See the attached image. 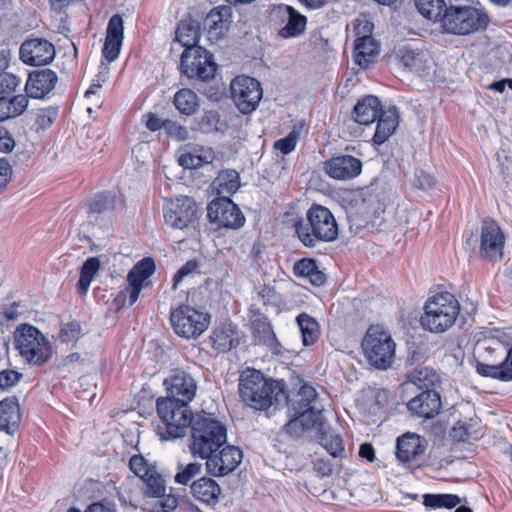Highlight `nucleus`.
<instances>
[{
    "label": "nucleus",
    "instance_id": "50",
    "mask_svg": "<svg viewBox=\"0 0 512 512\" xmlns=\"http://www.w3.org/2000/svg\"><path fill=\"white\" fill-rule=\"evenodd\" d=\"M238 174L234 171H226L217 178L218 187L227 193H234L239 187Z\"/></svg>",
    "mask_w": 512,
    "mask_h": 512
},
{
    "label": "nucleus",
    "instance_id": "30",
    "mask_svg": "<svg viewBox=\"0 0 512 512\" xmlns=\"http://www.w3.org/2000/svg\"><path fill=\"white\" fill-rule=\"evenodd\" d=\"M26 95H0V122L22 115L28 107Z\"/></svg>",
    "mask_w": 512,
    "mask_h": 512
},
{
    "label": "nucleus",
    "instance_id": "25",
    "mask_svg": "<svg viewBox=\"0 0 512 512\" xmlns=\"http://www.w3.org/2000/svg\"><path fill=\"white\" fill-rule=\"evenodd\" d=\"M382 111L380 100L376 96L368 95L356 103L352 117L360 125H370Z\"/></svg>",
    "mask_w": 512,
    "mask_h": 512
},
{
    "label": "nucleus",
    "instance_id": "35",
    "mask_svg": "<svg viewBox=\"0 0 512 512\" xmlns=\"http://www.w3.org/2000/svg\"><path fill=\"white\" fill-rule=\"evenodd\" d=\"M173 103L179 113L191 116L199 108V97L193 90L183 88L175 93Z\"/></svg>",
    "mask_w": 512,
    "mask_h": 512
},
{
    "label": "nucleus",
    "instance_id": "48",
    "mask_svg": "<svg viewBox=\"0 0 512 512\" xmlns=\"http://www.w3.org/2000/svg\"><path fill=\"white\" fill-rule=\"evenodd\" d=\"M179 471L176 473L175 482L182 485H187L194 477L199 475L202 470V465L197 462L189 463L186 466L179 465Z\"/></svg>",
    "mask_w": 512,
    "mask_h": 512
},
{
    "label": "nucleus",
    "instance_id": "26",
    "mask_svg": "<svg viewBox=\"0 0 512 512\" xmlns=\"http://www.w3.org/2000/svg\"><path fill=\"white\" fill-rule=\"evenodd\" d=\"M377 127L373 141L377 145L383 144L395 132L399 124V115L396 107L383 110L377 117Z\"/></svg>",
    "mask_w": 512,
    "mask_h": 512
},
{
    "label": "nucleus",
    "instance_id": "21",
    "mask_svg": "<svg viewBox=\"0 0 512 512\" xmlns=\"http://www.w3.org/2000/svg\"><path fill=\"white\" fill-rule=\"evenodd\" d=\"M57 81V74L51 69H43L30 73L24 87L27 98H44L54 89Z\"/></svg>",
    "mask_w": 512,
    "mask_h": 512
},
{
    "label": "nucleus",
    "instance_id": "40",
    "mask_svg": "<svg viewBox=\"0 0 512 512\" xmlns=\"http://www.w3.org/2000/svg\"><path fill=\"white\" fill-rule=\"evenodd\" d=\"M296 321L302 334L303 344L309 346L315 343L320 335L316 319L307 313H301L297 316Z\"/></svg>",
    "mask_w": 512,
    "mask_h": 512
},
{
    "label": "nucleus",
    "instance_id": "23",
    "mask_svg": "<svg viewBox=\"0 0 512 512\" xmlns=\"http://www.w3.org/2000/svg\"><path fill=\"white\" fill-rule=\"evenodd\" d=\"M441 398L434 389L422 391L419 395L412 398L408 404V410L422 418H433L439 414L441 410Z\"/></svg>",
    "mask_w": 512,
    "mask_h": 512
},
{
    "label": "nucleus",
    "instance_id": "61",
    "mask_svg": "<svg viewBox=\"0 0 512 512\" xmlns=\"http://www.w3.org/2000/svg\"><path fill=\"white\" fill-rule=\"evenodd\" d=\"M197 268V263L195 261H188L186 262L174 275L173 277V285L172 288L174 290L177 289L179 283L182 281V279L194 272Z\"/></svg>",
    "mask_w": 512,
    "mask_h": 512
},
{
    "label": "nucleus",
    "instance_id": "56",
    "mask_svg": "<svg viewBox=\"0 0 512 512\" xmlns=\"http://www.w3.org/2000/svg\"><path fill=\"white\" fill-rule=\"evenodd\" d=\"M123 40L105 38L103 56L108 62L116 60L119 56Z\"/></svg>",
    "mask_w": 512,
    "mask_h": 512
},
{
    "label": "nucleus",
    "instance_id": "8",
    "mask_svg": "<svg viewBox=\"0 0 512 512\" xmlns=\"http://www.w3.org/2000/svg\"><path fill=\"white\" fill-rule=\"evenodd\" d=\"M442 27L448 33L465 35L484 29L489 18L486 13L470 6L449 7L441 18Z\"/></svg>",
    "mask_w": 512,
    "mask_h": 512
},
{
    "label": "nucleus",
    "instance_id": "28",
    "mask_svg": "<svg viewBox=\"0 0 512 512\" xmlns=\"http://www.w3.org/2000/svg\"><path fill=\"white\" fill-rule=\"evenodd\" d=\"M191 492L197 500L208 505H215L221 494V488L215 480L202 477L192 483Z\"/></svg>",
    "mask_w": 512,
    "mask_h": 512
},
{
    "label": "nucleus",
    "instance_id": "6",
    "mask_svg": "<svg viewBox=\"0 0 512 512\" xmlns=\"http://www.w3.org/2000/svg\"><path fill=\"white\" fill-rule=\"evenodd\" d=\"M15 347L30 365H43L52 356V345L36 327L22 324L14 333Z\"/></svg>",
    "mask_w": 512,
    "mask_h": 512
},
{
    "label": "nucleus",
    "instance_id": "36",
    "mask_svg": "<svg viewBox=\"0 0 512 512\" xmlns=\"http://www.w3.org/2000/svg\"><path fill=\"white\" fill-rule=\"evenodd\" d=\"M285 10L288 14V21L286 25L279 30V35L283 38L297 37L301 35L306 28V17L298 13L291 6H285Z\"/></svg>",
    "mask_w": 512,
    "mask_h": 512
},
{
    "label": "nucleus",
    "instance_id": "19",
    "mask_svg": "<svg viewBox=\"0 0 512 512\" xmlns=\"http://www.w3.org/2000/svg\"><path fill=\"white\" fill-rule=\"evenodd\" d=\"M427 440L415 433H405L397 438L396 457L402 463L418 461L425 453Z\"/></svg>",
    "mask_w": 512,
    "mask_h": 512
},
{
    "label": "nucleus",
    "instance_id": "11",
    "mask_svg": "<svg viewBox=\"0 0 512 512\" xmlns=\"http://www.w3.org/2000/svg\"><path fill=\"white\" fill-rule=\"evenodd\" d=\"M231 98L242 114L256 110L263 97L261 84L249 76H237L230 84Z\"/></svg>",
    "mask_w": 512,
    "mask_h": 512
},
{
    "label": "nucleus",
    "instance_id": "2",
    "mask_svg": "<svg viewBox=\"0 0 512 512\" xmlns=\"http://www.w3.org/2000/svg\"><path fill=\"white\" fill-rule=\"evenodd\" d=\"M227 442V429L213 415H197L191 426L189 449L194 457L207 459Z\"/></svg>",
    "mask_w": 512,
    "mask_h": 512
},
{
    "label": "nucleus",
    "instance_id": "57",
    "mask_svg": "<svg viewBox=\"0 0 512 512\" xmlns=\"http://www.w3.org/2000/svg\"><path fill=\"white\" fill-rule=\"evenodd\" d=\"M499 381H512V346L508 349L505 359L498 363Z\"/></svg>",
    "mask_w": 512,
    "mask_h": 512
},
{
    "label": "nucleus",
    "instance_id": "16",
    "mask_svg": "<svg viewBox=\"0 0 512 512\" xmlns=\"http://www.w3.org/2000/svg\"><path fill=\"white\" fill-rule=\"evenodd\" d=\"M20 59L30 66L49 64L55 57L54 45L43 38L24 41L20 47Z\"/></svg>",
    "mask_w": 512,
    "mask_h": 512
},
{
    "label": "nucleus",
    "instance_id": "14",
    "mask_svg": "<svg viewBox=\"0 0 512 512\" xmlns=\"http://www.w3.org/2000/svg\"><path fill=\"white\" fill-rule=\"evenodd\" d=\"M242 458V451L238 447L223 445L206 459L207 473L215 477L228 475L238 467Z\"/></svg>",
    "mask_w": 512,
    "mask_h": 512
},
{
    "label": "nucleus",
    "instance_id": "34",
    "mask_svg": "<svg viewBox=\"0 0 512 512\" xmlns=\"http://www.w3.org/2000/svg\"><path fill=\"white\" fill-rule=\"evenodd\" d=\"M378 52V45L371 36L365 35L355 40L354 58L358 65H367Z\"/></svg>",
    "mask_w": 512,
    "mask_h": 512
},
{
    "label": "nucleus",
    "instance_id": "3",
    "mask_svg": "<svg viewBox=\"0 0 512 512\" xmlns=\"http://www.w3.org/2000/svg\"><path fill=\"white\" fill-rule=\"evenodd\" d=\"M306 221L295 224L299 240L306 247H314L318 242H332L338 237V225L332 212L318 204H313L306 212Z\"/></svg>",
    "mask_w": 512,
    "mask_h": 512
},
{
    "label": "nucleus",
    "instance_id": "1",
    "mask_svg": "<svg viewBox=\"0 0 512 512\" xmlns=\"http://www.w3.org/2000/svg\"><path fill=\"white\" fill-rule=\"evenodd\" d=\"M239 395L242 402L255 410L288 404L286 384L283 380L266 378L253 368H246L239 377Z\"/></svg>",
    "mask_w": 512,
    "mask_h": 512
},
{
    "label": "nucleus",
    "instance_id": "20",
    "mask_svg": "<svg viewBox=\"0 0 512 512\" xmlns=\"http://www.w3.org/2000/svg\"><path fill=\"white\" fill-rule=\"evenodd\" d=\"M325 172L333 179L349 180L361 173V161L351 155L332 157L324 164Z\"/></svg>",
    "mask_w": 512,
    "mask_h": 512
},
{
    "label": "nucleus",
    "instance_id": "49",
    "mask_svg": "<svg viewBox=\"0 0 512 512\" xmlns=\"http://www.w3.org/2000/svg\"><path fill=\"white\" fill-rule=\"evenodd\" d=\"M82 335V327L79 321L73 320L62 324L59 333L61 342L70 343L77 341Z\"/></svg>",
    "mask_w": 512,
    "mask_h": 512
},
{
    "label": "nucleus",
    "instance_id": "37",
    "mask_svg": "<svg viewBox=\"0 0 512 512\" xmlns=\"http://www.w3.org/2000/svg\"><path fill=\"white\" fill-rule=\"evenodd\" d=\"M200 32L199 26L195 21L182 20L177 27L176 39L185 49L192 46H198Z\"/></svg>",
    "mask_w": 512,
    "mask_h": 512
},
{
    "label": "nucleus",
    "instance_id": "32",
    "mask_svg": "<svg viewBox=\"0 0 512 512\" xmlns=\"http://www.w3.org/2000/svg\"><path fill=\"white\" fill-rule=\"evenodd\" d=\"M210 340L212 346L218 352H227L238 344L237 333L232 325L223 326L215 329Z\"/></svg>",
    "mask_w": 512,
    "mask_h": 512
},
{
    "label": "nucleus",
    "instance_id": "38",
    "mask_svg": "<svg viewBox=\"0 0 512 512\" xmlns=\"http://www.w3.org/2000/svg\"><path fill=\"white\" fill-rule=\"evenodd\" d=\"M225 127L226 124L220 120L219 113L215 110H208L194 120L193 129L209 134L223 131Z\"/></svg>",
    "mask_w": 512,
    "mask_h": 512
},
{
    "label": "nucleus",
    "instance_id": "51",
    "mask_svg": "<svg viewBox=\"0 0 512 512\" xmlns=\"http://www.w3.org/2000/svg\"><path fill=\"white\" fill-rule=\"evenodd\" d=\"M113 208V199L109 193L96 195L89 204L91 213H102Z\"/></svg>",
    "mask_w": 512,
    "mask_h": 512
},
{
    "label": "nucleus",
    "instance_id": "39",
    "mask_svg": "<svg viewBox=\"0 0 512 512\" xmlns=\"http://www.w3.org/2000/svg\"><path fill=\"white\" fill-rule=\"evenodd\" d=\"M212 160V150L203 148L200 150L194 149L192 151L183 153L178 158L179 164L185 169H196L205 164L211 163Z\"/></svg>",
    "mask_w": 512,
    "mask_h": 512
},
{
    "label": "nucleus",
    "instance_id": "47",
    "mask_svg": "<svg viewBox=\"0 0 512 512\" xmlns=\"http://www.w3.org/2000/svg\"><path fill=\"white\" fill-rule=\"evenodd\" d=\"M22 84V78L11 72L0 73V95H15Z\"/></svg>",
    "mask_w": 512,
    "mask_h": 512
},
{
    "label": "nucleus",
    "instance_id": "46",
    "mask_svg": "<svg viewBox=\"0 0 512 512\" xmlns=\"http://www.w3.org/2000/svg\"><path fill=\"white\" fill-rule=\"evenodd\" d=\"M460 503V498L454 494H425L423 504L427 508H453Z\"/></svg>",
    "mask_w": 512,
    "mask_h": 512
},
{
    "label": "nucleus",
    "instance_id": "62",
    "mask_svg": "<svg viewBox=\"0 0 512 512\" xmlns=\"http://www.w3.org/2000/svg\"><path fill=\"white\" fill-rule=\"evenodd\" d=\"M15 147V140L11 133L3 126H0V152L9 153Z\"/></svg>",
    "mask_w": 512,
    "mask_h": 512
},
{
    "label": "nucleus",
    "instance_id": "41",
    "mask_svg": "<svg viewBox=\"0 0 512 512\" xmlns=\"http://www.w3.org/2000/svg\"><path fill=\"white\" fill-rule=\"evenodd\" d=\"M100 269V260L97 257H89L80 269V278L77 289L80 295H86L91 282Z\"/></svg>",
    "mask_w": 512,
    "mask_h": 512
},
{
    "label": "nucleus",
    "instance_id": "27",
    "mask_svg": "<svg viewBox=\"0 0 512 512\" xmlns=\"http://www.w3.org/2000/svg\"><path fill=\"white\" fill-rule=\"evenodd\" d=\"M20 423V408L15 397L0 401V430L12 434Z\"/></svg>",
    "mask_w": 512,
    "mask_h": 512
},
{
    "label": "nucleus",
    "instance_id": "24",
    "mask_svg": "<svg viewBox=\"0 0 512 512\" xmlns=\"http://www.w3.org/2000/svg\"><path fill=\"white\" fill-rule=\"evenodd\" d=\"M232 18L230 6L221 5L213 8L204 20V26L212 37H221L229 29Z\"/></svg>",
    "mask_w": 512,
    "mask_h": 512
},
{
    "label": "nucleus",
    "instance_id": "15",
    "mask_svg": "<svg viewBox=\"0 0 512 512\" xmlns=\"http://www.w3.org/2000/svg\"><path fill=\"white\" fill-rule=\"evenodd\" d=\"M505 236L495 221H484L481 227L480 254L491 261L501 259Z\"/></svg>",
    "mask_w": 512,
    "mask_h": 512
},
{
    "label": "nucleus",
    "instance_id": "60",
    "mask_svg": "<svg viewBox=\"0 0 512 512\" xmlns=\"http://www.w3.org/2000/svg\"><path fill=\"white\" fill-rule=\"evenodd\" d=\"M259 297L265 305H277L280 302V295L271 286L262 287L259 291Z\"/></svg>",
    "mask_w": 512,
    "mask_h": 512
},
{
    "label": "nucleus",
    "instance_id": "52",
    "mask_svg": "<svg viewBox=\"0 0 512 512\" xmlns=\"http://www.w3.org/2000/svg\"><path fill=\"white\" fill-rule=\"evenodd\" d=\"M299 133L296 130H292L284 138H281L274 143V149L280 151L283 155L291 153L297 144Z\"/></svg>",
    "mask_w": 512,
    "mask_h": 512
},
{
    "label": "nucleus",
    "instance_id": "12",
    "mask_svg": "<svg viewBox=\"0 0 512 512\" xmlns=\"http://www.w3.org/2000/svg\"><path fill=\"white\" fill-rule=\"evenodd\" d=\"M207 217L219 228L239 229L245 217L239 207L227 197L214 199L208 204Z\"/></svg>",
    "mask_w": 512,
    "mask_h": 512
},
{
    "label": "nucleus",
    "instance_id": "13",
    "mask_svg": "<svg viewBox=\"0 0 512 512\" xmlns=\"http://www.w3.org/2000/svg\"><path fill=\"white\" fill-rule=\"evenodd\" d=\"M198 219L196 202L187 196H182L171 201L164 211V220L167 226L173 229L184 230Z\"/></svg>",
    "mask_w": 512,
    "mask_h": 512
},
{
    "label": "nucleus",
    "instance_id": "43",
    "mask_svg": "<svg viewBox=\"0 0 512 512\" xmlns=\"http://www.w3.org/2000/svg\"><path fill=\"white\" fill-rule=\"evenodd\" d=\"M409 380L419 389L428 391V389H433V387L440 382V377L433 369L424 367L414 370L409 375Z\"/></svg>",
    "mask_w": 512,
    "mask_h": 512
},
{
    "label": "nucleus",
    "instance_id": "63",
    "mask_svg": "<svg viewBox=\"0 0 512 512\" xmlns=\"http://www.w3.org/2000/svg\"><path fill=\"white\" fill-rule=\"evenodd\" d=\"M476 371L481 376L491 377L493 379L499 380V369H498L497 364L492 365V364L477 362Z\"/></svg>",
    "mask_w": 512,
    "mask_h": 512
},
{
    "label": "nucleus",
    "instance_id": "42",
    "mask_svg": "<svg viewBox=\"0 0 512 512\" xmlns=\"http://www.w3.org/2000/svg\"><path fill=\"white\" fill-rule=\"evenodd\" d=\"M251 325L253 333L258 338L259 342L266 345H271L273 343L278 345L272 326L265 316L261 314L256 315L252 320Z\"/></svg>",
    "mask_w": 512,
    "mask_h": 512
},
{
    "label": "nucleus",
    "instance_id": "45",
    "mask_svg": "<svg viewBox=\"0 0 512 512\" xmlns=\"http://www.w3.org/2000/svg\"><path fill=\"white\" fill-rule=\"evenodd\" d=\"M319 441L323 448L333 457H338L343 451L342 438L327 427L319 434Z\"/></svg>",
    "mask_w": 512,
    "mask_h": 512
},
{
    "label": "nucleus",
    "instance_id": "17",
    "mask_svg": "<svg viewBox=\"0 0 512 512\" xmlns=\"http://www.w3.org/2000/svg\"><path fill=\"white\" fill-rule=\"evenodd\" d=\"M164 385L169 393L168 397H173L178 401L190 403L197 391V381L187 371L176 369L164 380Z\"/></svg>",
    "mask_w": 512,
    "mask_h": 512
},
{
    "label": "nucleus",
    "instance_id": "7",
    "mask_svg": "<svg viewBox=\"0 0 512 512\" xmlns=\"http://www.w3.org/2000/svg\"><path fill=\"white\" fill-rule=\"evenodd\" d=\"M361 346L368 363L376 369L385 370L392 365L396 343L382 326H370L363 337Z\"/></svg>",
    "mask_w": 512,
    "mask_h": 512
},
{
    "label": "nucleus",
    "instance_id": "5",
    "mask_svg": "<svg viewBox=\"0 0 512 512\" xmlns=\"http://www.w3.org/2000/svg\"><path fill=\"white\" fill-rule=\"evenodd\" d=\"M157 414L164 425L165 432H160L164 440L183 437L195 419L189 403L173 397L157 400Z\"/></svg>",
    "mask_w": 512,
    "mask_h": 512
},
{
    "label": "nucleus",
    "instance_id": "18",
    "mask_svg": "<svg viewBox=\"0 0 512 512\" xmlns=\"http://www.w3.org/2000/svg\"><path fill=\"white\" fill-rule=\"evenodd\" d=\"M143 480L146 483L145 494L159 498L154 506V512H170L177 507L178 499L174 495H165L164 479L156 471H152Z\"/></svg>",
    "mask_w": 512,
    "mask_h": 512
},
{
    "label": "nucleus",
    "instance_id": "58",
    "mask_svg": "<svg viewBox=\"0 0 512 512\" xmlns=\"http://www.w3.org/2000/svg\"><path fill=\"white\" fill-rule=\"evenodd\" d=\"M21 378L22 374L15 370H3L0 372V388H11L17 384Z\"/></svg>",
    "mask_w": 512,
    "mask_h": 512
},
{
    "label": "nucleus",
    "instance_id": "59",
    "mask_svg": "<svg viewBox=\"0 0 512 512\" xmlns=\"http://www.w3.org/2000/svg\"><path fill=\"white\" fill-rule=\"evenodd\" d=\"M299 404L301 408L311 407L310 404L316 400V389L310 385H303L299 391Z\"/></svg>",
    "mask_w": 512,
    "mask_h": 512
},
{
    "label": "nucleus",
    "instance_id": "53",
    "mask_svg": "<svg viewBox=\"0 0 512 512\" xmlns=\"http://www.w3.org/2000/svg\"><path fill=\"white\" fill-rule=\"evenodd\" d=\"M124 23L120 15H113L107 26L106 38L123 40Z\"/></svg>",
    "mask_w": 512,
    "mask_h": 512
},
{
    "label": "nucleus",
    "instance_id": "33",
    "mask_svg": "<svg viewBox=\"0 0 512 512\" xmlns=\"http://www.w3.org/2000/svg\"><path fill=\"white\" fill-rule=\"evenodd\" d=\"M293 272L297 277L309 279L316 286L323 285L326 281L325 274L318 269L316 262L310 258L297 261L293 266Z\"/></svg>",
    "mask_w": 512,
    "mask_h": 512
},
{
    "label": "nucleus",
    "instance_id": "10",
    "mask_svg": "<svg viewBox=\"0 0 512 512\" xmlns=\"http://www.w3.org/2000/svg\"><path fill=\"white\" fill-rule=\"evenodd\" d=\"M216 68L213 55L201 46L188 47L181 55L180 70L188 78L207 81L214 77Z\"/></svg>",
    "mask_w": 512,
    "mask_h": 512
},
{
    "label": "nucleus",
    "instance_id": "9",
    "mask_svg": "<svg viewBox=\"0 0 512 512\" xmlns=\"http://www.w3.org/2000/svg\"><path fill=\"white\" fill-rule=\"evenodd\" d=\"M174 332L185 339H196L210 324V315L189 305H180L170 313Z\"/></svg>",
    "mask_w": 512,
    "mask_h": 512
},
{
    "label": "nucleus",
    "instance_id": "29",
    "mask_svg": "<svg viewBox=\"0 0 512 512\" xmlns=\"http://www.w3.org/2000/svg\"><path fill=\"white\" fill-rule=\"evenodd\" d=\"M396 56L409 71L421 73L428 67L427 54L419 49H412L407 45L402 46L397 50Z\"/></svg>",
    "mask_w": 512,
    "mask_h": 512
},
{
    "label": "nucleus",
    "instance_id": "64",
    "mask_svg": "<svg viewBox=\"0 0 512 512\" xmlns=\"http://www.w3.org/2000/svg\"><path fill=\"white\" fill-rule=\"evenodd\" d=\"M85 512H115V504L108 500L92 503Z\"/></svg>",
    "mask_w": 512,
    "mask_h": 512
},
{
    "label": "nucleus",
    "instance_id": "54",
    "mask_svg": "<svg viewBox=\"0 0 512 512\" xmlns=\"http://www.w3.org/2000/svg\"><path fill=\"white\" fill-rule=\"evenodd\" d=\"M164 130L169 136L179 141L187 140L189 137L187 128L176 121L165 120Z\"/></svg>",
    "mask_w": 512,
    "mask_h": 512
},
{
    "label": "nucleus",
    "instance_id": "44",
    "mask_svg": "<svg viewBox=\"0 0 512 512\" xmlns=\"http://www.w3.org/2000/svg\"><path fill=\"white\" fill-rule=\"evenodd\" d=\"M415 5L422 16L432 21H441L446 9L444 0H415Z\"/></svg>",
    "mask_w": 512,
    "mask_h": 512
},
{
    "label": "nucleus",
    "instance_id": "4",
    "mask_svg": "<svg viewBox=\"0 0 512 512\" xmlns=\"http://www.w3.org/2000/svg\"><path fill=\"white\" fill-rule=\"evenodd\" d=\"M421 324L424 329L434 333H442L455 323L460 304L456 297L449 292H442L430 297L424 307Z\"/></svg>",
    "mask_w": 512,
    "mask_h": 512
},
{
    "label": "nucleus",
    "instance_id": "31",
    "mask_svg": "<svg viewBox=\"0 0 512 512\" xmlns=\"http://www.w3.org/2000/svg\"><path fill=\"white\" fill-rule=\"evenodd\" d=\"M297 425H301L305 430H316L317 434L327 427L323 421L321 410L315 407H308L300 412L296 419L286 425V429L290 432Z\"/></svg>",
    "mask_w": 512,
    "mask_h": 512
},
{
    "label": "nucleus",
    "instance_id": "55",
    "mask_svg": "<svg viewBox=\"0 0 512 512\" xmlns=\"http://www.w3.org/2000/svg\"><path fill=\"white\" fill-rule=\"evenodd\" d=\"M129 467L135 475L142 479L153 471L148 468L146 460L141 455L132 456L129 461Z\"/></svg>",
    "mask_w": 512,
    "mask_h": 512
},
{
    "label": "nucleus",
    "instance_id": "22",
    "mask_svg": "<svg viewBox=\"0 0 512 512\" xmlns=\"http://www.w3.org/2000/svg\"><path fill=\"white\" fill-rule=\"evenodd\" d=\"M155 272V262L152 258H144L139 261L128 273L127 292L129 305H133L139 298L143 283Z\"/></svg>",
    "mask_w": 512,
    "mask_h": 512
}]
</instances>
